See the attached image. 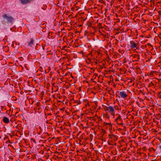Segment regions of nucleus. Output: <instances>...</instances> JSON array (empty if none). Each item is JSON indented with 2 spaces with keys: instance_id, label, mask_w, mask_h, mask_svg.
Here are the masks:
<instances>
[{
  "instance_id": "obj_22",
  "label": "nucleus",
  "mask_w": 161,
  "mask_h": 161,
  "mask_svg": "<svg viewBox=\"0 0 161 161\" xmlns=\"http://www.w3.org/2000/svg\"><path fill=\"white\" fill-rule=\"evenodd\" d=\"M39 104H40V103H39V102H38V103H36V105L37 106H39Z\"/></svg>"
},
{
  "instance_id": "obj_25",
  "label": "nucleus",
  "mask_w": 161,
  "mask_h": 161,
  "mask_svg": "<svg viewBox=\"0 0 161 161\" xmlns=\"http://www.w3.org/2000/svg\"><path fill=\"white\" fill-rule=\"evenodd\" d=\"M44 94V92H41V94L42 95H43Z\"/></svg>"
},
{
  "instance_id": "obj_35",
  "label": "nucleus",
  "mask_w": 161,
  "mask_h": 161,
  "mask_svg": "<svg viewBox=\"0 0 161 161\" xmlns=\"http://www.w3.org/2000/svg\"><path fill=\"white\" fill-rule=\"evenodd\" d=\"M64 108H62L61 109V110H64Z\"/></svg>"
},
{
  "instance_id": "obj_23",
  "label": "nucleus",
  "mask_w": 161,
  "mask_h": 161,
  "mask_svg": "<svg viewBox=\"0 0 161 161\" xmlns=\"http://www.w3.org/2000/svg\"><path fill=\"white\" fill-rule=\"evenodd\" d=\"M158 13L159 14V15H160V14H161V11H158Z\"/></svg>"
},
{
  "instance_id": "obj_30",
  "label": "nucleus",
  "mask_w": 161,
  "mask_h": 161,
  "mask_svg": "<svg viewBox=\"0 0 161 161\" xmlns=\"http://www.w3.org/2000/svg\"><path fill=\"white\" fill-rule=\"evenodd\" d=\"M48 115H51V113H49L48 114Z\"/></svg>"
},
{
  "instance_id": "obj_13",
  "label": "nucleus",
  "mask_w": 161,
  "mask_h": 161,
  "mask_svg": "<svg viewBox=\"0 0 161 161\" xmlns=\"http://www.w3.org/2000/svg\"><path fill=\"white\" fill-rule=\"evenodd\" d=\"M113 108H114V112H115V111L116 110H119V107L118 106H114L113 107Z\"/></svg>"
},
{
  "instance_id": "obj_14",
  "label": "nucleus",
  "mask_w": 161,
  "mask_h": 161,
  "mask_svg": "<svg viewBox=\"0 0 161 161\" xmlns=\"http://www.w3.org/2000/svg\"><path fill=\"white\" fill-rule=\"evenodd\" d=\"M121 119V117L119 114L118 115V117L115 119V121H118V119Z\"/></svg>"
},
{
  "instance_id": "obj_29",
  "label": "nucleus",
  "mask_w": 161,
  "mask_h": 161,
  "mask_svg": "<svg viewBox=\"0 0 161 161\" xmlns=\"http://www.w3.org/2000/svg\"><path fill=\"white\" fill-rule=\"evenodd\" d=\"M2 90V88L0 86V91H1Z\"/></svg>"
},
{
  "instance_id": "obj_20",
  "label": "nucleus",
  "mask_w": 161,
  "mask_h": 161,
  "mask_svg": "<svg viewBox=\"0 0 161 161\" xmlns=\"http://www.w3.org/2000/svg\"><path fill=\"white\" fill-rule=\"evenodd\" d=\"M99 28H103V27L102 26L101 24L100 23H99L98 25Z\"/></svg>"
},
{
  "instance_id": "obj_17",
  "label": "nucleus",
  "mask_w": 161,
  "mask_h": 161,
  "mask_svg": "<svg viewBox=\"0 0 161 161\" xmlns=\"http://www.w3.org/2000/svg\"><path fill=\"white\" fill-rule=\"evenodd\" d=\"M91 120H93L95 121H96V119L95 118H94V117H91Z\"/></svg>"
},
{
  "instance_id": "obj_1",
  "label": "nucleus",
  "mask_w": 161,
  "mask_h": 161,
  "mask_svg": "<svg viewBox=\"0 0 161 161\" xmlns=\"http://www.w3.org/2000/svg\"><path fill=\"white\" fill-rule=\"evenodd\" d=\"M2 17L6 20V22L7 23L12 24L14 20V19L11 16H8L6 14H4L2 15Z\"/></svg>"
},
{
  "instance_id": "obj_31",
  "label": "nucleus",
  "mask_w": 161,
  "mask_h": 161,
  "mask_svg": "<svg viewBox=\"0 0 161 161\" xmlns=\"http://www.w3.org/2000/svg\"><path fill=\"white\" fill-rule=\"evenodd\" d=\"M99 119H100V120L101 119V118L100 117H97Z\"/></svg>"
},
{
  "instance_id": "obj_12",
  "label": "nucleus",
  "mask_w": 161,
  "mask_h": 161,
  "mask_svg": "<svg viewBox=\"0 0 161 161\" xmlns=\"http://www.w3.org/2000/svg\"><path fill=\"white\" fill-rule=\"evenodd\" d=\"M117 124L120 125H123L122 121V119H118V121H115Z\"/></svg>"
},
{
  "instance_id": "obj_7",
  "label": "nucleus",
  "mask_w": 161,
  "mask_h": 161,
  "mask_svg": "<svg viewBox=\"0 0 161 161\" xmlns=\"http://www.w3.org/2000/svg\"><path fill=\"white\" fill-rule=\"evenodd\" d=\"M22 4H26L28 3H30L32 0H20Z\"/></svg>"
},
{
  "instance_id": "obj_10",
  "label": "nucleus",
  "mask_w": 161,
  "mask_h": 161,
  "mask_svg": "<svg viewBox=\"0 0 161 161\" xmlns=\"http://www.w3.org/2000/svg\"><path fill=\"white\" fill-rule=\"evenodd\" d=\"M133 57L134 58H137V59L136 60L134 61H133L134 62H135V61H136V62H138V61H139V60H140V57H139V55L138 54H134V55L133 56Z\"/></svg>"
},
{
  "instance_id": "obj_21",
  "label": "nucleus",
  "mask_w": 161,
  "mask_h": 161,
  "mask_svg": "<svg viewBox=\"0 0 161 161\" xmlns=\"http://www.w3.org/2000/svg\"><path fill=\"white\" fill-rule=\"evenodd\" d=\"M81 102H80V100H79V101H78V104H77V105L80 104H81Z\"/></svg>"
},
{
  "instance_id": "obj_28",
  "label": "nucleus",
  "mask_w": 161,
  "mask_h": 161,
  "mask_svg": "<svg viewBox=\"0 0 161 161\" xmlns=\"http://www.w3.org/2000/svg\"><path fill=\"white\" fill-rule=\"evenodd\" d=\"M78 101H77V100L75 101V103H76L77 104H78Z\"/></svg>"
},
{
  "instance_id": "obj_3",
  "label": "nucleus",
  "mask_w": 161,
  "mask_h": 161,
  "mask_svg": "<svg viewBox=\"0 0 161 161\" xmlns=\"http://www.w3.org/2000/svg\"><path fill=\"white\" fill-rule=\"evenodd\" d=\"M130 47L131 49L134 48H136V49H138L137 44L139 43L138 42L136 43L133 41H131L130 42Z\"/></svg>"
},
{
  "instance_id": "obj_9",
  "label": "nucleus",
  "mask_w": 161,
  "mask_h": 161,
  "mask_svg": "<svg viewBox=\"0 0 161 161\" xmlns=\"http://www.w3.org/2000/svg\"><path fill=\"white\" fill-rule=\"evenodd\" d=\"M3 122L5 123L8 124L10 122L9 119L6 117H3Z\"/></svg>"
},
{
  "instance_id": "obj_5",
  "label": "nucleus",
  "mask_w": 161,
  "mask_h": 161,
  "mask_svg": "<svg viewBox=\"0 0 161 161\" xmlns=\"http://www.w3.org/2000/svg\"><path fill=\"white\" fill-rule=\"evenodd\" d=\"M119 95L122 98H125L128 95L124 92H121L119 93Z\"/></svg>"
},
{
  "instance_id": "obj_24",
  "label": "nucleus",
  "mask_w": 161,
  "mask_h": 161,
  "mask_svg": "<svg viewBox=\"0 0 161 161\" xmlns=\"http://www.w3.org/2000/svg\"><path fill=\"white\" fill-rule=\"evenodd\" d=\"M158 147H159V149L161 150V145L159 146Z\"/></svg>"
},
{
  "instance_id": "obj_26",
  "label": "nucleus",
  "mask_w": 161,
  "mask_h": 161,
  "mask_svg": "<svg viewBox=\"0 0 161 161\" xmlns=\"http://www.w3.org/2000/svg\"><path fill=\"white\" fill-rule=\"evenodd\" d=\"M140 69V68L139 67H137L136 68V70H138V69Z\"/></svg>"
},
{
  "instance_id": "obj_27",
  "label": "nucleus",
  "mask_w": 161,
  "mask_h": 161,
  "mask_svg": "<svg viewBox=\"0 0 161 161\" xmlns=\"http://www.w3.org/2000/svg\"><path fill=\"white\" fill-rule=\"evenodd\" d=\"M149 45L150 46H151V47H152V48H153V46L151 44H150V43H149Z\"/></svg>"
},
{
  "instance_id": "obj_4",
  "label": "nucleus",
  "mask_w": 161,
  "mask_h": 161,
  "mask_svg": "<svg viewBox=\"0 0 161 161\" xmlns=\"http://www.w3.org/2000/svg\"><path fill=\"white\" fill-rule=\"evenodd\" d=\"M108 137L109 139H113L114 141H116L117 140L118 137L116 135L113 134L109 135Z\"/></svg>"
},
{
  "instance_id": "obj_8",
  "label": "nucleus",
  "mask_w": 161,
  "mask_h": 161,
  "mask_svg": "<svg viewBox=\"0 0 161 161\" xmlns=\"http://www.w3.org/2000/svg\"><path fill=\"white\" fill-rule=\"evenodd\" d=\"M6 22L4 20H3L0 21V29L2 28L3 26L6 25Z\"/></svg>"
},
{
  "instance_id": "obj_19",
  "label": "nucleus",
  "mask_w": 161,
  "mask_h": 161,
  "mask_svg": "<svg viewBox=\"0 0 161 161\" xmlns=\"http://www.w3.org/2000/svg\"><path fill=\"white\" fill-rule=\"evenodd\" d=\"M31 140L32 141L35 143H36V141L34 138H31Z\"/></svg>"
},
{
  "instance_id": "obj_16",
  "label": "nucleus",
  "mask_w": 161,
  "mask_h": 161,
  "mask_svg": "<svg viewBox=\"0 0 161 161\" xmlns=\"http://www.w3.org/2000/svg\"><path fill=\"white\" fill-rule=\"evenodd\" d=\"M106 133V131L103 130L101 134L103 136Z\"/></svg>"
},
{
  "instance_id": "obj_32",
  "label": "nucleus",
  "mask_w": 161,
  "mask_h": 161,
  "mask_svg": "<svg viewBox=\"0 0 161 161\" xmlns=\"http://www.w3.org/2000/svg\"><path fill=\"white\" fill-rule=\"evenodd\" d=\"M152 149L153 150H154V151H155V150L153 148H152Z\"/></svg>"
},
{
  "instance_id": "obj_6",
  "label": "nucleus",
  "mask_w": 161,
  "mask_h": 161,
  "mask_svg": "<svg viewBox=\"0 0 161 161\" xmlns=\"http://www.w3.org/2000/svg\"><path fill=\"white\" fill-rule=\"evenodd\" d=\"M34 42L35 41L33 38H31L30 41L28 42V46L31 47H32L33 45L34 44Z\"/></svg>"
},
{
  "instance_id": "obj_33",
  "label": "nucleus",
  "mask_w": 161,
  "mask_h": 161,
  "mask_svg": "<svg viewBox=\"0 0 161 161\" xmlns=\"http://www.w3.org/2000/svg\"><path fill=\"white\" fill-rule=\"evenodd\" d=\"M73 9H74V8H71V10H73Z\"/></svg>"
},
{
  "instance_id": "obj_15",
  "label": "nucleus",
  "mask_w": 161,
  "mask_h": 161,
  "mask_svg": "<svg viewBox=\"0 0 161 161\" xmlns=\"http://www.w3.org/2000/svg\"><path fill=\"white\" fill-rule=\"evenodd\" d=\"M87 25L89 27H91L92 25V24L90 22H89L87 23Z\"/></svg>"
},
{
  "instance_id": "obj_18",
  "label": "nucleus",
  "mask_w": 161,
  "mask_h": 161,
  "mask_svg": "<svg viewBox=\"0 0 161 161\" xmlns=\"http://www.w3.org/2000/svg\"><path fill=\"white\" fill-rule=\"evenodd\" d=\"M105 117H106V118H109V116L108 113H107L106 114Z\"/></svg>"
},
{
  "instance_id": "obj_11",
  "label": "nucleus",
  "mask_w": 161,
  "mask_h": 161,
  "mask_svg": "<svg viewBox=\"0 0 161 161\" xmlns=\"http://www.w3.org/2000/svg\"><path fill=\"white\" fill-rule=\"evenodd\" d=\"M158 72L157 71H152L149 73L148 75L150 76L151 77H152V76L153 75L154 73L156 74Z\"/></svg>"
},
{
  "instance_id": "obj_2",
  "label": "nucleus",
  "mask_w": 161,
  "mask_h": 161,
  "mask_svg": "<svg viewBox=\"0 0 161 161\" xmlns=\"http://www.w3.org/2000/svg\"><path fill=\"white\" fill-rule=\"evenodd\" d=\"M104 109L105 111H108L109 113L111 114L112 115L114 116L115 112L114 111L113 107L110 106L108 107L105 106Z\"/></svg>"
},
{
  "instance_id": "obj_34",
  "label": "nucleus",
  "mask_w": 161,
  "mask_h": 161,
  "mask_svg": "<svg viewBox=\"0 0 161 161\" xmlns=\"http://www.w3.org/2000/svg\"><path fill=\"white\" fill-rule=\"evenodd\" d=\"M18 113V112H17L16 113V114H17V113ZM15 115H16V114H15Z\"/></svg>"
}]
</instances>
